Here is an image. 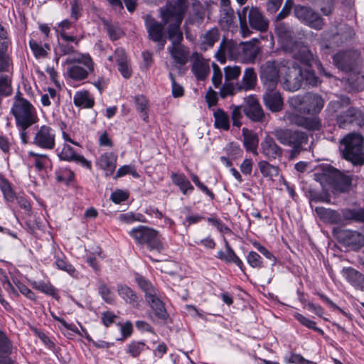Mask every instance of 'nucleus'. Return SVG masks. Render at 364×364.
<instances>
[{"label": "nucleus", "instance_id": "nucleus-20", "mask_svg": "<svg viewBox=\"0 0 364 364\" xmlns=\"http://www.w3.org/2000/svg\"><path fill=\"white\" fill-rule=\"evenodd\" d=\"M302 69L296 65L289 70L285 79L283 82V87L289 92L299 90L303 84Z\"/></svg>", "mask_w": 364, "mask_h": 364}, {"label": "nucleus", "instance_id": "nucleus-42", "mask_svg": "<svg viewBox=\"0 0 364 364\" xmlns=\"http://www.w3.org/2000/svg\"><path fill=\"white\" fill-rule=\"evenodd\" d=\"M0 189L4 195L5 200L8 202H13L16 198V194L13 191L11 184L6 179H2L0 182Z\"/></svg>", "mask_w": 364, "mask_h": 364}, {"label": "nucleus", "instance_id": "nucleus-17", "mask_svg": "<svg viewBox=\"0 0 364 364\" xmlns=\"http://www.w3.org/2000/svg\"><path fill=\"white\" fill-rule=\"evenodd\" d=\"M232 60L240 59V43H237L232 40L223 39L220 45V47L215 53V57L221 63H224L226 60V57Z\"/></svg>", "mask_w": 364, "mask_h": 364}, {"label": "nucleus", "instance_id": "nucleus-22", "mask_svg": "<svg viewBox=\"0 0 364 364\" xmlns=\"http://www.w3.org/2000/svg\"><path fill=\"white\" fill-rule=\"evenodd\" d=\"M58 156L61 160L75 162L89 170L92 168L91 162L87 160L83 156L75 153L74 149L69 145L65 144L63 146Z\"/></svg>", "mask_w": 364, "mask_h": 364}, {"label": "nucleus", "instance_id": "nucleus-33", "mask_svg": "<svg viewBox=\"0 0 364 364\" xmlns=\"http://www.w3.org/2000/svg\"><path fill=\"white\" fill-rule=\"evenodd\" d=\"M241 109L245 114H263L259 100L252 95L245 99Z\"/></svg>", "mask_w": 364, "mask_h": 364}, {"label": "nucleus", "instance_id": "nucleus-2", "mask_svg": "<svg viewBox=\"0 0 364 364\" xmlns=\"http://www.w3.org/2000/svg\"><path fill=\"white\" fill-rule=\"evenodd\" d=\"M237 14L240 32L244 38L249 36L252 33L247 25V16H248V22L252 29L260 32H265L269 28L268 19L257 7L249 9L248 6H245L241 11H239Z\"/></svg>", "mask_w": 364, "mask_h": 364}, {"label": "nucleus", "instance_id": "nucleus-57", "mask_svg": "<svg viewBox=\"0 0 364 364\" xmlns=\"http://www.w3.org/2000/svg\"><path fill=\"white\" fill-rule=\"evenodd\" d=\"M128 198V192L121 189L116 190L110 196V199L116 204H119L120 203L127 200Z\"/></svg>", "mask_w": 364, "mask_h": 364}, {"label": "nucleus", "instance_id": "nucleus-50", "mask_svg": "<svg viewBox=\"0 0 364 364\" xmlns=\"http://www.w3.org/2000/svg\"><path fill=\"white\" fill-rule=\"evenodd\" d=\"M302 74L303 81L305 82L306 84L309 85L312 87H315L318 85V77L316 76L314 71L310 70L309 69H305L302 70Z\"/></svg>", "mask_w": 364, "mask_h": 364}, {"label": "nucleus", "instance_id": "nucleus-58", "mask_svg": "<svg viewBox=\"0 0 364 364\" xmlns=\"http://www.w3.org/2000/svg\"><path fill=\"white\" fill-rule=\"evenodd\" d=\"M304 360V358L297 353H289L284 356V362L286 364H301Z\"/></svg>", "mask_w": 364, "mask_h": 364}, {"label": "nucleus", "instance_id": "nucleus-37", "mask_svg": "<svg viewBox=\"0 0 364 364\" xmlns=\"http://www.w3.org/2000/svg\"><path fill=\"white\" fill-rule=\"evenodd\" d=\"M258 167L264 178L272 179L273 177L278 176L279 167L272 164H270L267 161H260L258 162Z\"/></svg>", "mask_w": 364, "mask_h": 364}, {"label": "nucleus", "instance_id": "nucleus-16", "mask_svg": "<svg viewBox=\"0 0 364 364\" xmlns=\"http://www.w3.org/2000/svg\"><path fill=\"white\" fill-rule=\"evenodd\" d=\"M360 53L355 50H350L337 53L333 55L336 66L345 72L352 71L360 61Z\"/></svg>", "mask_w": 364, "mask_h": 364}, {"label": "nucleus", "instance_id": "nucleus-10", "mask_svg": "<svg viewBox=\"0 0 364 364\" xmlns=\"http://www.w3.org/2000/svg\"><path fill=\"white\" fill-rule=\"evenodd\" d=\"M65 63L70 65L68 68V75L75 80L85 79L93 70L92 60L87 55L77 54V56L68 57Z\"/></svg>", "mask_w": 364, "mask_h": 364}, {"label": "nucleus", "instance_id": "nucleus-48", "mask_svg": "<svg viewBox=\"0 0 364 364\" xmlns=\"http://www.w3.org/2000/svg\"><path fill=\"white\" fill-rule=\"evenodd\" d=\"M99 293L101 295L102 299L108 303L113 304L115 299L114 294L110 290V289L105 284H100L99 287Z\"/></svg>", "mask_w": 364, "mask_h": 364}, {"label": "nucleus", "instance_id": "nucleus-36", "mask_svg": "<svg viewBox=\"0 0 364 364\" xmlns=\"http://www.w3.org/2000/svg\"><path fill=\"white\" fill-rule=\"evenodd\" d=\"M346 279L355 287L363 288L364 275L353 268L348 267L343 269Z\"/></svg>", "mask_w": 364, "mask_h": 364}, {"label": "nucleus", "instance_id": "nucleus-32", "mask_svg": "<svg viewBox=\"0 0 364 364\" xmlns=\"http://www.w3.org/2000/svg\"><path fill=\"white\" fill-rule=\"evenodd\" d=\"M192 71L198 80H205L210 73L208 62L204 59L197 58L193 63Z\"/></svg>", "mask_w": 364, "mask_h": 364}, {"label": "nucleus", "instance_id": "nucleus-11", "mask_svg": "<svg viewBox=\"0 0 364 364\" xmlns=\"http://www.w3.org/2000/svg\"><path fill=\"white\" fill-rule=\"evenodd\" d=\"M286 50H289L295 59L309 66L314 63L321 74L328 77H331L330 73L325 71L321 63L314 55L311 50L303 43L294 41L289 48H287Z\"/></svg>", "mask_w": 364, "mask_h": 364}, {"label": "nucleus", "instance_id": "nucleus-45", "mask_svg": "<svg viewBox=\"0 0 364 364\" xmlns=\"http://www.w3.org/2000/svg\"><path fill=\"white\" fill-rule=\"evenodd\" d=\"M235 14L231 8L222 9L220 21L222 25L229 27L234 23Z\"/></svg>", "mask_w": 364, "mask_h": 364}, {"label": "nucleus", "instance_id": "nucleus-56", "mask_svg": "<svg viewBox=\"0 0 364 364\" xmlns=\"http://www.w3.org/2000/svg\"><path fill=\"white\" fill-rule=\"evenodd\" d=\"M338 30L339 33H338L334 38L340 35L342 41H347L348 39L352 38L354 36L353 30L346 24L341 25Z\"/></svg>", "mask_w": 364, "mask_h": 364}, {"label": "nucleus", "instance_id": "nucleus-6", "mask_svg": "<svg viewBox=\"0 0 364 364\" xmlns=\"http://www.w3.org/2000/svg\"><path fill=\"white\" fill-rule=\"evenodd\" d=\"M314 176L315 179L323 186L329 185L339 192L348 191L351 184V178L349 176L330 166L324 168L321 172H316Z\"/></svg>", "mask_w": 364, "mask_h": 364}, {"label": "nucleus", "instance_id": "nucleus-21", "mask_svg": "<svg viewBox=\"0 0 364 364\" xmlns=\"http://www.w3.org/2000/svg\"><path fill=\"white\" fill-rule=\"evenodd\" d=\"M288 119L308 130H318L321 126V120L316 115H289Z\"/></svg>", "mask_w": 364, "mask_h": 364}, {"label": "nucleus", "instance_id": "nucleus-43", "mask_svg": "<svg viewBox=\"0 0 364 364\" xmlns=\"http://www.w3.org/2000/svg\"><path fill=\"white\" fill-rule=\"evenodd\" d=\"M225 84H230L229 82L236 80L241 74V68L237 65H228L224 68Z\"/></svg>", "mask_w": 364, "mask_h": 364}, {"label": "nucleus", "instance_id": "nucleus-27", "mask_svg": "<svg viewBox=\"0 0 364 364\" xmlns=\"http://www.w3.org/2000/svg\"><path fill=\"white\" fill-rule=\"evenodd\" d=\"M259 53L258 46L252 41L240 43V59L244 63H252Z\"/></svg>", "mask_w": 364, "mask_h": 364}, {"label": "nucleus", "instance_id": "nucleus-44", "mask_svg": "<svg viewBox=\"0 0 364 364\" xmlns=\"http://www.w3.org/2000/svg\"><path fill=\"white\" fill-rule=\"evenodd\" d=\"M55 264L58 269L68 272L72 277H77V272L75 268L63 258L58 257Z\"/></svg>", "mask_w": 364, "mask_h": 364}, {"label": "nucleus", "instance_id": "nucleus-18", "mask_svg": "<svg viewBox=\"0 0 364 364\" xmlns=\"http://www.w3.org/2000/svg\"><path fill=\"white\" fill-rule=\"evenodd\" d=\"M55 134L53 129L42 126L33 138V144L43 149L50 150L55 145Z\"/></svg>", "mask_w": 364, "mask_h": 364}, {"label": "nucleus", "instance_id": "nucleus-63", "mask_svg": "<svg viewBox=\"0 0 364 364\" xmlns=\"http://www.w3.org/2000/svg\"><path fill=\"white\" fill-rule=\"evenodd\" d=\"M169 77L171 80L172 94L174 97H179L183 95L184 90L183 87L176 82V80L171 73H169Z\"/></svg>", "mask_w": 364, "mask_h": 364}, {"label": "nucleus", "instance_id": "nucleus-29", "mask_svg": "<svg viewBox=\"0 0 364 364\" xmlns=\"http://www.w3.org/2000/svg\"><path fill=\"white\" fill-rule=\"evenodd\" d=\"M13 346L6 333L0 331V364H14L9 355Z\"/></svg>", "mask_w": 364, "mask_h": 364}, {"label": "nucleus", "instance_id": "nucleus-9", "mask_svg": "<svg viewBox=\"0 0 364 364\" xmlns=\"http://www.w3.org/2000/svg\"><path fill=\"white\" fill-rule=\"evenodd\" d=\"M129 235L135 243L146 245L150 250L160 251L163 249L162 244L158 239V231L146 225H139L129 231Z\"/></svg>", "mask_w": 364, "mask_h": 364}, {"label": "nucleus", "instance_id": "nucleus-25", "mask_svg": "<svg viewBox=\"0 0 364 364\" xmlns=\"http://www.w3.org/2000/svg\"><path fill=\"white\" fill-rule=\"evenodd\" d=\"M96 166L105 171L107 176H111L116 168L117 156L112 152L104 153L97 159Z\"/></svg>", "mask_w": 364, "mask_h": 364}, {"label": "nucleus", "instance_id": "nucleus-30", "mask_svg": "<svg viewBox=\"0 0 364 364\" xmlns=\"http://www.w3.org/2000/svg\"><path fill=\"white\" fill-rule=\"evenodd\" d=\"M243 144L247 151H251L253 154H257V146L259 139L257 135L247 128L242 129Z\"/></svg>", "mask_w": 364, "mask_h": 364}, {"label": "nucleus", "instance_id": "nucleus-64", "mask_svg": "<svg viewBox=\"0 0 364 364\" xmlns=\"http://www.w3.org/2000/svg\"><path fill=\"white\" fill-rule=\"evenodd\" d=\"M213 74L212 77V81L214 86L217 87L222 83L223 74L219 66L214 63H213Z\"/></svg>", "mask_w": 364, "mask_h": 364}, {"label": "nucleus", "instance_id": "nucleus-41", "mask_svg": "<svg viewBox=\"0 0 364 364\" xmlns=\"http://www.w3.org/2000/svg\"><path fill=\"white\" fill-rule=\"evenodd\" d=\"M16 124L21 129H26L37 122V115H14Z\"/></svg>", "mask_w": 364, "mask_h": 364}, {"label": "nucleus", "instance_id": "nucleus-28", "mask_svg": "<svg viewBox=\"0 0 364 364\" xmlns=\"http://www.w3.org/2000/svg\"><path fill=\"white\" fill-rule=\"evenodd\" d=\"M168 50L176 63L183 65L188 62L190 51L188 48L181 43L171 45L168 48Z\"/></svg>", "mask_w": 364, "mask_h": 364}, {"label": "nucleus", "instance_id": "nucleus-5", "mask_svg": "<svg viewBox=\"0 0 364 364\" xmlns=\"http://www.w3.org/2000/svg\"><path fill=\"white\" fill-rule=\"evenodd\" d=\"M139 287L145 293V298L154 312L155 316L161 320H166L168 314L164 302L161 301V292L151 282L139 274L135 277Z\"/></svg>", "mask_w": 364, "mask_h": 364}, {"label": "nucleus", "instance_id": "nucleus-15", "mask_svg": "<svg viewBox=\"0 0 364 364\" xmlns=\"http://www.w3.org/2000/svg\"><path fill=\"white\" fill-rule=\"evenodd\" d=\"M144 20L149 38L158 43L159 50H163L166 43L164 22L162 23L157 21L150 14H146L144 16Z\"/></svg>", "mask_w": 364, "mask_h": 364}, {"label": "nucleus", "instance_id": "nucleus-55", "mask_svg": "<svg viewBox=\"0 0 364 364\" xmlns=\"http://www.w3.org/2000/svg\"><path fill=\"white\" fill-rule=\"evenodd\" d=\"M320 10L324 16H329L333 11L334 0H317Z\"/></svg>", "mask_w": 364, "mask_h": 364}, {"label": "nucleus", "instance_id": "nucleus-31", "mask_svg": "<svg viewBox=\"0 0 364 364\" xmlns=\"http://www.w3.org/2000/svg\"><path fill=\"white\" fill-rule=\"evenodd\" d=\"M171 178L173 184L177 186L184 195L191 193L194 189L190 181L183 173L173 172Z\"/></svg>", "mask_w": 364, "mask_h": 364}, {"label": "nucleus", "instance_id": "nucleus-49", "mask_svg": "<svg viewBox=\"0 0 364 364\" xmlns=\"http://www.w3.org/2000/svg\"><path fill=\"white\" fill-rule=\"evenodd\" d=\"M247 263L253 268H262L263 267L262 258L256 252L251 251L247 255Z\"/></svg>", "mask_w": 364, "mask_h": 364}, {"label": "nucleus", "instance_id": "nucleus-34", "mask_svg": "<svg viewBox=\"0 0 364 364\" xmlns=\"http://www.w3.org/2000/svg\"><path fill=\"white\" fill-rule=\"evenodd\" d=\"M220 33L218 28H212L206 31L200 37V46L201 49L206 50L212 48L215 42L219 40Z\"/></svg>", "mask_w": 364, "mask_h": 364}, {"label": "nucleus", "instance_id": "nucleus-1", "mask_svg": "<svg viewBox=\"0 0 364 364\" xmlns=\"http://www.w3.org/2000/svg\"><path fill=\"white\" fill-rule=\"evenodd\" d=\"M187 8L186 0H167L166 6L160 9L163 22L168 24V38L171 41V45L181 43L183 39L180 26Z\"/></svg>", "mask_w": 364, "mask_h": 364}, {"label": "nucleus", "instance_id": "nucleus-39", "mask_svg": "<svg viewBox=\"0 0 364 364\" xmlns=\"http://www.w3.org/2000/svg\"><path fill=\"white\" fill-rule=\"evenodd\" d=\"M149 349V346L143 341H132L126 348V352L133 358H137L140 354Z\"/></svg>", "mask_w": 364, "mask_h": 364}, {"label": "nucleus", "instance_id": "nucleus-14", "mask_svg": "<svg viewBox=\"0 0 364 364\" xmlns=\"http://www.w3.org/2000/svg\"><path fill=\"white\" fill-rule=\"evenodd\" d=\"M293 9L294 16L302 23L318 31L323 28L324 26L323 19L313 9L299 4H294Z\"/></svg>", "mask_w": 364, "mask_h": 364}, {"label": "nucleus", "instance_id": "nucleus-59", "mask_svg": "<svg viewBox=\"0 0 364 364\" xmlns=\"http://www.w3.org/2000/svg\"><path fill=\"white\" fill-rule=\"evenodd\" d=\"M34 287L38 291L48 295L53 296L55 293V288L50 283L39 282L34 284Z\"/></svg>", "mask_w": 364, "mask_h": 364}, {"label": "nucleus", "instance_id": "nucleus-38", "mask_svg": "<svg viewBox=\"0 0 364 364\" xmlns=\"http://www.w3.org/2000/svg\"><path fill=\"white\" fill-rule=\"evenodd\" d=\"M32 105L25 99L18 98L11 109L12 114H32Z\"/></svg>", "mask_w": 364, "mask_h": 364}, {"label": "nucleus", "instance_id": "nucleus-3", "mask_svg": "<svg viewBox=\"0 0 364 364\" xmlns=\"http://www.w3.org/2000/svg\"><path fill=\"white\" fill-rule=\"evenodd\" d=\"M340 151L343 157L353 164H364V146L363 136L356 133L346 135L341 141Z\"/></svg>", "mask_w": 364, "mask_h": 364}, {"label": "nucleus", "instance_id": "nucleus-12", "mask_svg": "<svg viewBox=\"0 0 364 364\" xmlns=\"http://www.w3.org/2000/svg\"><path fill=\"white\" fill-rule=\"evenodd\" d=\"M257 76L254 68H248L244 71L242 80L235 85H224L220 89V95L225 97L228 95H234L235 91H248L254 90L257 85Z\"/></svg>", "mask_w": 364, "mask_h": 364}, {"label": "nucleus", "instance_id": "nucleus-62", "mask_svg": "<svg viewBox=\"0 0 364 364\" xmlns=\"http://www.w3.org/2000/svg\"><path fill=\"white\" fill-rule=\"evenodd\" d=\"M254 247L262 254L267 259L270 260L272 262V264H275L277 262L276 257L273 255L272 252H270L265 247L260 245L258 242H255L254 244Z\"/></svg>", "mask_w": 364, "mask_h": 364}, {"label": "nucleus", "instance_id": "nucleus-52", "mask_svg": "<svg viewBox=\"0 0 364 364\" xmlns=\"http://www.w3.org/2000/svg\"><path fill=\"white\" fill-rule=\"evenodd\" d=\"M346 219H351L358 222L364 223V208L358 210H348L344 213Z\"/></svg>", "mask_w": 364, "mask_h": 364}, {"label": "nucleus", "instance_id": "nucleus-40", "mask_svg": "<svg viewBox=\"0 0 364 364\" xmlns=\"http://www.w3.org/2000/svg\"><path fill=\"white\" fill-rule=\"evenodd\" d=\"M28 154L38 171L43 170L49 162V159L46 154H37L32 151H29Z\"/></svg>", "mask_w": 364, "mask_h": 364}, {"label": "nucleus", "instance_id": "nucleus-19", "mask_svg": "<svg viewBox=\"0 0 364 364\" xmlns=\"http://www.w3.org/2000/svg\"><path fill=\"white\" fill-rule=\"evenodd\" d=\"M338 240L349 248L357 250L364 246V236L354 230H343L338 233Z\"/></svg>", "mask_w": 364, "mask_h": 364}, {"label": "nucleus", "instance_id": "nucleus-7", "mask_svg": "<svg viewBox=\"0 0 364 364\" xmlns=\"http://www.w3.org/2000/svg\"><path fill=\"white\" fill-rule=\"evenodd\" d=\"M293 6V0H286L281 11L277 15L274 21L275 33L282 41L285 49L289 48L295 41L294 40V33L292 28L289 24L282 22V20L290 14Z\"/></svg>", "mask_w": 364, "mask_h": 364}, {"label": "nucleus", "instance_id": "nucleus-8", "mask_svg": "<svg viewBox=\"0 0 364 364\" xmlns=\"http://www.w3.org/2000/svg\"><path fill=\"white\" fill-rule=\"evenodd\" d=\"M289 106L295 110L318 114L324 106V100L316 93L308 92L304 95H295L289 99Z\"/></svg>", "mask_w": 364, "mask_h": 364}, {"label": "nucleus", "instance_id": "nucleus-47", "mask_svg": "<svg viewBox=\"0 0 364 364\" xmlns=\"http://www.w3.org/2000/svg\"><path fill=\"white\" fill-rule=\"evenodd\" d=\"M354 117L356 115H337L336 122L338 127L343 129L354 127Z\"/></svg>", "mask_w": 364, "mask_h": 364}, {"label": "nucleus", "instance_id": "nucleus-13", "mask_svg": "<svg viewBox=\"0 0 364 364\" xmlns=\"http://www.w3.org/2000/svg\"><path fill=\"white\" fill-rule=\"evenodd\" d=\"M259 77L265 90H276L279 80V68L275 61H267L259 69Z\"/></svg>", "mask_w": 364, "mask_h": 364}, {"label": "nucleus", "instance_id": "nucleus-46", "mask_svg": "<svg viewBox=\"0 0 364 364\" xmlns=\"http://www.w3.org/2000/svg\"><path fill=\"white\" fill-rule=\"evenodd\" d=\"M74 102L76 106L84 107H91L94 105V101L89 98L87 92L77 94L74 97Z\"/></svg>", "mask_w": 364, "mask_h": 364}, {"label": "nucleus", "instance_id": "nucleus-26", "mask_svg": "<svg viewBox=\"0 0 364 364\" xmlns=\"http://www.w3.org/2000/svg\"><path fill=\"white\" fill-rule=\"evenodd\" d=\"M224 244L225 251L219 250L217 252V258L224 261L226 263L235 264L242 271L244 269V264L242 261L237 257L233 249L230 247L228 241L224 237Z\"/></svg>", "mask_w": 364, "mask_h": 364}, {"label": "nucleus", "instance_id": "nucleus-54", "mask_svg": "<svg viewBox=\"0 0 364 364\" xmlns=\"http://www.w3.org/2000/svg\"><path fill=\"white\" fill-rule=\"evenodd\" d=\"M214 125L217 129L228 130L230 128L229 115H214Z\"/></svg>", "mask_w": 364, "mask_h": 364}, {"label": "nucleus", "instance_id": "nucleus-24", "mask_svg": "<svg viewBox=\"0 0 364 364\" xmlns=\"http://www.w3.org/2000/svg\"><path fill=\"white\" fill-rule=\"evenodd\" d=\"M282 149L270 136H266L261 143V153L272 160L282 155Z\"/></svg>", "mask_w": 364, "mask_h": 364}, {"label": "nucleus", "instance_id": "nucleus-53", "mask_svg": "<svg viewBox=\"0 0 364 364\" xmlns=\"http://www.w3.org/2000/svg\"><path fill=\"white\" fill-rule=\"evenodd\" d=\"M58 50L61 55H68V57L77 56L75 48L68 42H62L58 43Z\"/></svg>", "mask_w": 364, "mask_h": 364}, {"label": "nucleus", "instance_id": "nucleus-4", "mask_svg": "<svg viewBox=\"0 0 364 364\" xmlns=\"http://www.w3.org/2000/svg\"><path fill=\"white\" fill-rule=\"evenodd\" d=\"M272 134L280 144L291 148V159L298 155L303 149L302 146L308 143L307 134L298 130L278 128Z\"/></svg>", "mask_w": 364, "mask_h": 364}, {"label": "nucleus", "instance_id": "nucleus-23", "mask_svg": "<svg viewBox=\"0 0 364 364\" xmlns=\"http://www.w3.org/2000/svg\"><path fill=\"white\" fill-rule=\"evenodd\" d=\"M263 102L266 107L272 112H279L284 106V101L279 91L265 90L262 96Z\"/></svg>", "mask_w": 364, "mask_h": 364}, {"label": "nucleus", "instance_id": "nucleus-35", "mask_svg": "<svg viewBox=\"0 0 364 364\" xmlns=\"http://www.w3.org/2000/svg\"><path fill=\"white\" fill-rule=\"evenodd\" d=\"M119 296L127 304L136 306L139 302L136 294L128 286L120 284L117 286Z\"/></svg>", "mask_w": 364, "mask_h": 364}, {"label": "nucleus", "instance_id": "nucleus-61", "mask_svg": "<svg viewBox=\"0 0 364 364\" xmlns=\"http://www.w3.org/2000/svg\"><path fill=\"white\" fill-rule=\"evenodd\" d=\"M29 45L36 58H43L46 56V50L35 41H30Z\"/></svg>", "mask_w": 364, "mask_h": 364}, {"label": "nucleus", "instance_id": "nucleus-60", "mask_svg": "<svg viewBox=\"0 0 364 364\" xmlns=\"http://www.w3.org/2000/svg\"><path fill=\"white\" fill-rule=\"evenodd\" d=\"M207 221L211 225L216 227L218 230L223 233H230L231 230L226 226L221 220L215 218H208Z\"/></svg>", "mask_w": 364, "mask_h": 364}, {"label": "nucleus", "instance_id": "nucleus-51", "mask_svg": "<svg viewBox=\"0 0 364 364\" xmlns=\"http://www.w3.org/2000/svg\"><path fill=\"white\" fill-rule=\"evenodd\" d=\"M294 318L299 321L302 325L307 327L308 328L313 329L316 331H322V330L316 326V323L314 321L305 317L299 313H295L294 314Z\"/></svg>", "mask_w": 364, "mask_h": 364}]
</instances>
